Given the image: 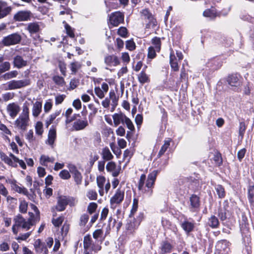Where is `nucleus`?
Masks as SVG:
<instances>
[{
    "label": "nucleus",
    "instance_id": "1",
    "mask_svg": "<svg viewBox=\"0 0 254 254\" xmlns=\"http://www.w3.org/2000/svg\"><path fill=\"white\" fill-rule=\"evenodd\" d=\"M159 172V170L153 171L148 174L146 180L145 175L142 174L138 182V190L148 196H151L153 192V189L157 176Z\"/></svg>",
    "mask_w": 254,
    "mask_h": 254
},
{
    "label": "nucleus",
    "instance_id": "2",
    "mask_svg": "<svg viewBox=\"0 0 254 254\" xmlns=\"http://www.w3.org/2000/svg\"><path fill=\"white\" fill-rule=\"evenodd\" d=\"M13 221L14 224H13L12 230L14 234L17 235L18 233V228L21 227L22 228L25 229V230H28L30 229L32 226L35 225L36 223L33 221L32 217H29L26 221L21 215L18 214L16 216Z\"/></svg>",
    "mask_w": 254,
    "mask_h": 254
},
{
    "label": "nucleus",
    "instance_id": "3",
    "mask_svg": "<svg viewBox=\"0 0 254 254\" xmlns=\"http://www.w3.org/2000/svg\"><path fill=\"white\" fill-rule=\"evenodd\" d=\"M75 202V200L72 197L60 196L58 197L56 209L58 211H63L65 210L67 205L73 206Z\"/></svg>",
    "mask_w": 254,
    "mask_h": 254
},
{
    "label": "nucleus",
    "instance_id": "4",
    "mask_svg": "<svg viewBox=\"0 0 254 254\" xmlns=\"http://www.w3.org/2000/svg\"><path fill=\"white\" fill-rule=\"evenodd\" d=\"M125 191L120 189H117L115 193L110 198V208L113 210L120 206L124 198Z\"/></svg>",
    "mask_w": 254,
    "mask_h": 254
},
{
    "label": "nucleus",
    "instance_id": "5",
    "mask_svg": "<svg viewBox=\"0 0 254 254\" xmlns=\"http://www.w3.org/2000/svg\"><path fill=\"white\" fill-rule=\"evenodd\" d=\"M30 84V80L25 79L21 80H12L8 82L6 84L7 89L15 90L25 87Z\"/></svg>",
    "mask_w": 254,
    "mask_h": 254
},
{
    "label": "nucleus",
    "instance_id": "6",
    "mask_svg": "<svg viewBox=\"0 0 254 254\" xmlns=\"http://www.w3.org/2000/svg\"><path fill=\"white\" fill-rule=\"evenodd\" d=\"M21 40V36L17 33H13L4 37L2 43L5 46H9L19 43Z\"/></svg>",
    "mask_w": 254,
    "mask_h": 254
},
{
    "label": "nucleus",
    "instance_id": "7",
    "mask_svg": "<svg viewBox=\"0 0 254 254\" xmlns=\"http://www.w3.org/2000/svg\"><path fill=\"white\" fill-rule=\"evenodd\" d=\"M139 224L140 221L136 220L131 215H129L126 225L127 232L128 234H133L137 229Z\"/></svg>",
    "mask_w": 254,
    "mask_h": 254
},
{
    "label": "nucleus",
    "instance_id": "8",
    "mask_svg": "<svg viewBox=\"0 0 254 254\" xmlns=\"http://www.w3.org/2000/svg\"><path fill=\"white\" fill-rule=\"evenodd\" d=\"M124 19V14L120 11H116L111 14L109 17L110 25L112 26H118L120 23L123 22Z\"/></svg>",
    "mask_w": 254,
    "mask_h": 254
},
{
    "label": "nucleus",
    "instance_id": "9",
    "mask_svg": "<svg viewBox=\"0 0 254 254\" xmlns=\"http://www.w3.org/2000/svg\"><path fill=\"white\" fill-rule=\"evenodd\" d=\"M229 243L225 240L218 241L216 245L215 254H229L230 251Z\"/></svg>",
    "mask_w": 254,
    "mask_h": 254
},
{
    "label": "nucleus",
    "instance_id": "10",
    "mask_svg": "<svg viewBox=\"0 0 254 254\" xmlns=\"http://www.w3.org/2000/svg\"><path fill=\"white\" fill-rule=\"evenodd\" d=\"M29 118L19 115L18 118L14 122L15 127L24 131L29 125Z\"/></svg>",
    "mask_w": 254,
    "mask_h": 254
},
{
    "label": "nucleus",
    "instance_id": "11",
    "mask_svg": "<svg viewBox=\"0 0 254 254\" xmlns=\"http://www.w3.org/2000/svg\"><path fill=\"white\" fill-rule=\"evenodd\" d=\"M32 13L30 10H20L17 12L13 16L16 21H26L30 19Z\"/></svg>",
    "mask_w": 254,
    "mask_h": 254
},
{
    "label": "nucleus",
    "instance_id": "12",
    "mask_svg": "<svg viewBox=\"0 0 254 254\" xmlns=\"http://www.w3.org/2000/svg\"><path fill=\"white\" fill-rule=\"evenodd\" d=\"M67 167L69 169V172L72 174L74 180L76 185H80L82 181V176L81 174L78 170H77L74 165L72 164H69Z\"/></svg>",
    "mask_w": 254,
    "mask_h": 254
},
{
    "label": "nucleus",
    "instance_id": "13",
    "mask_svg": "<svg viewBox=\"0 0 254 254\" xmlns=\"http://www.w3.org/2000/svg\"><path fill=\"white\" fill-rule=\"evenodd\" d=\"M12 7L9 6L6 1L0 0V19L9 15L12 11Z\"/></svg>",
    "mask_w": 254,
    "mask_h": 254
},
{
    "label": "nucleus",
    "instance_id": "14",
    "mask_svg": "<svg viewBox=\"0 0 254 254\" xmlns=\"http://www.w3.org/2000/svg\"><path fill=\"white\" fill-rule=\"evenodd\" d=\"M20 110V107L15 103H10L6 107V111L12 119H14L17 115Z\"/></svg>",
    "mask_w": 254,
    "mask_h": 254
},
{
    "label": "nucleus",
    "instance_id": "15",
    "mask_svg": "<svg viewBox=\"0 0 254 254\" xmlns=\"http://www.w3.org/2000/svg\"><path fill=\"white\" fill-rule=\"evenodd\" d=\"M242 79L240 74H232L228 77L227 81L231 86L237 87L241 85Z\"/></svg>",
    "mask_w": 254,
    "mask_h": 254
},
{
    "label": "nucleus",
    "instance_id": "16",
    "mask_svg": "<svg viewBox=\"0 0 254 254\" xmlns=\"http://www.w3.org/2000/svg\"><path fill=\"white\" fill-rule=\"evenodd\" d=\"M88 126V122L86 118L84 120L78 119L73 122L72 129L75 131L81 130L85 129Z\"/></svg>",
    "mask_w": 254,
    "mask_h": 254
},
{
    "label": "nucleus",
    "instance_id": "17",
    "mask_svg": "<svg viewBox=\"0 0 254 254\" xmlns=\"http://www.w3.org/2000/svg\"><path fill=\"white\" fill-rule=\"evenodd\" d=\"M190 209L192 212L197 211L200 206L199 198L195 194L192 195L190 198Z\"/></svg>",
    "mask_w": 254,
    "mask_h": 254
},
{
    "label": "nucleus",
    "instance_id": "18",
    "mask_svg": "<svg viewBox=\"0 0 254 254\" xmlns=\"http://www.w3.org/2000/svg\"><path fill=\"white\" fill-rule=\"evenodd\" d=\"M106 170L109 172H112V175L114 177L118 176L121 170L120 166H117L116 163L114 162H109L106 165Z\"/></svg>",
    "mask_w": 254,
    "mask_h": 254
},
{
    "label": "nucleus",
    "instance_id": "19",
    "mask_svg": "<svg viewBox=\"0 0 254 254\" xmlns=\"http://www.w3.org/2000/svg\"><path fill=\"white\" fill-rule=\"evenodd\" d=\"M105 63L110 66H115L120 63L119 58L115 55H108L105 57Z\"/></svg>",
    "mask_w": 254,
    "mask_h": 254
},
{
    "label": "nucleus",
    "instance_id": "20",
    "mask_svg": "<svg viewBox=\"0 0 254 254\" xmlns=\"http://www.w3.org/2000/svg\"><path fill=\"white\" fill-rule=\"evenodd\" d=\"M178 59L176 58L174 51L171 49L170 54V64L172 70L177 71L179 69Z\"/></svg>",
    "mask_w": 254,
    "mask_h": 254
},
{
    "label": "nucleus",
    "instance_id": "21",
    "mask_svg": "<svg viewBox=\"0 0 254 254\" xmlns=\"http://www.w3.org/2000/svg\"><path fill=\"white\" fill-rule=\"evenodd\" d=\"M13 64L14 67L20 69L26 66L27 65V62L21 56L17 55L13 58Z\"/></svg>",
    "mask_w": 254,
    "mask_h": 254
},
{
    "label": "nucleus",
    "instance_id": "22",
    "mask_svg": "<svg viewBox=\"0 0 254 254\" xmlns=\"http://www.w3.org/2000/svg\"><path fill=\"white\" fill-rule=\"evenodd\" d=\"M114 126L117 127L120 124H124L127 116L123 113H115L112 116Z\"/></svg>",
    "mask_w": 254,
    "mask_h": 254
},
{
    "label": "nucleus",
    "instance_id": "23",
    "mask_svg": "<svg viewBox=\"0 0 254 254\" xmlns=\"http://www.w3.org/2000/svg\"><path fill=\"white\" fill-rule=\"evenodd\" d=\"M42 103L37 101L33 104L32 109V115L34 117H38L42 112Z\"/></svg>",
    "mask_w": 254,
    "mask_h": 254
},
{
    "label": "nucleus",
    "instance_id": "24",
    "mask_svg": "<svg viewBox=\"0 0 254 254\" xmlns=\"http://www.w3.org/2000/svg\"><path fill=\"white\" fill-rule=\"evenodd\" d=\"M34 247L37 253L47 254L48 250L45 244L41 242L40 239L36 240L34 243Z\"/></svg>",
    "mask_w": 254,
    "mask_h": 254
},
{
    "label": "nucleus",
    "instance_id": "25",
    "mask_svg": "<svg viewBox=\"0 0 254 254\" xmlns=\"http://www.w3.org/2000/svg\"><path fill=\"white\" fill-rule=\"evenodd\" d=\"M26 29L28 31L31 35L37 34L40 31V25L38 22H34L29 23Z\"/></svg>",
    "mask_w": 254,
    "mask_h": 254
},
{
    "label": "nucleus",
    "instance_id": "26",
    "mask_svg": "<svg viewBox=\"0 0 254 254\" xmlns=\"http://www.w3.org/2000/svg\"><path fill=\"white\" fill-rule=\"evenodd\" d=\"M0 157L1 160L9 166L15 168L17 167V165L16 164V162H15L14 160H13L12 157H11L10 156L9 157L7 156L4 153L0 152Z\"/></svg>",
    "mask_w": 254,
    "mask_h": 254
},
{
    "label": "nucleus",
    "instance_id": "27",
    "mask_svg": "<svg viewBox=\"0 0 254 254\" xmlns=\"http://www.w3.org/2000/svg\"><path fill=\"white\" fill-rule=\"evenodd\" d=\"M10 183L12 185L13 189L15 191L19 193L23 194L28 196H29V193L27 190L24 187H20L17 185L16 181L15 180L11 181Z\"/></svg>",
    "mask_w": 254,
    "mask_h": 254
},
{
    "label": "nucleus",
    "instance_id": "28",
    "mask_svg": "<svg viewBox=\"0 0 254 254\" xmlns=\"http://www.w3.org/2000/svg\"><path fill=\"white\" fill-rule=\"evenodd\" d=\"M160 252L159 254H166L171 252L173 249L172 245L167 241H163L160 247Z\"/></svg>",
    "mask_w": 254,
    "mask_h": 254
},
{
    "label": "nucleus",
    "instance_id": "29",
    "mask_svg": "<svg viewBox=\"0 0 254 254\" xmlns=\"http://www.w3.org/2000/svg\"><path fill=\"white\" fill-rule=\"evenodd\" d=\"M56 129L55 127L53 126L49 131L47 143L53 146L56 139Z\"/></svg>",
    "mask_w": 254,
    "mask_h": 254
},
{
    "label": "nucleus",
    "instance_id": "30",
    "mask_svg": "<svg viewBox=\"0 0 254 254\" xmlns=\"http://www.w3.org/2000/svg\"><path fill=\"white\" fill-rule=\"evenodd\" d=\"M106 183V178L103 176H98L97 178V184L99 188V193L101 196L104 194V186Z\"/></svg>",
    "mask_w": 254,
    "mask_h": 254
},
{
    "label": "nucleus",
    "instance_id": "31",
    "mask_svg": "<svg viewBox=\"0 0 254 254\" xmlns=\"http://www.w3.org/2000/svg\"><path fill=\"white\" fill-rule=\"evenodd\" d=\"M181 227L187 233L189 234L193 230L194 224L193 223L185 220L182 222Z\"/></svg>",
    "mask_w": 254,
    "mask_h": 254
},
{
    "label": "nucleus",
    "instance_id": "32",
    "mask_svg": "<svg viewBox=\"0 0 254 254\" xmlns=\"http://www.w3.org/2000/svg\"><path fill=\"white\" fill-rule=\"evenodd\" d=\"M137 78L139 82L142 85L150 82L149 76L144 70H142L137 74Z\"/></svg>",
    "mask_w": 254,
    "mask_h": 254
},
{
    "label": "nucleus",
    "instance_id": "33",
    "mask_svg": "<svg viewBox=\"0 0 254 254\" xmlns=\"http://www.w3.org/2000/svg\"><path fill=\"white\" fill-rule=\"evenodd\" d=\"M31 208L34 210L35 212V215L32 212H29V217H32L33 219V221L36 223L37 222H39L40 220V212L37 207L36 206L33 204H31L30 205Z\"/></svg>",
    "mask_w": 254,
    "mask_h": 254
},
{
    "label": "nucleus",
    "instance_id": "34",
    "mask_svg": "<svg viewBox=\"0 0 254 254\" xmlns=\"http://www.w3.org/2000/svg\"><path fill=\"white\" fill-rule=\"evenodd\" d=\"M101 155L103 159L105 161L111 160L114 157L110 149L107 147L102 149Z\"/></svg>",
    "mask_w": 254,
    "mask_h": 254
},
{
    "label": "nucleus",
    "instance_id": "35",
    "mask_svg": "<svg viewBox=\"0 0 254 254\" xmlns=\"http://www.w3.org/2000/svg\"><path fill=\"white\" fill-rule=\"evenodd\" d=\"M54 161V157H50L46 155H42L40 158V163L43 166H47L48 163H53Z\"/></svg>",
    "mask_w": 254,
    "mask_h": 254
},
{
    "label": "nucleus",
    "instance_id": "36",
    "mask_svg": "<svg viewBox=\"0 0 254 254\" xmlns=\"http://www.w3.org/2000/svg\"><path fill=\"white\" fill-rule=\"evenodd\" d=\"M209 226L212 228H216L218 227L219 223L218 218L214 215H212L207 222Z\"/></svg>",
    "mask_w": 254,
    "mask_h": 254
},
{
    "label": "nucleus",
    "instance_id": "37",
    "mask_svg": "<svg viewBox=\"0 0 254 254\" xmlns=\"http://www.w3.org/2000/svg\"><path fill=\"white\" fill-rule=\"evenodd\" d=\"M70 69L71 71V74H75L78 70L81 67V64L78 62H73L70 64Z\"/></svg>",
    "mask_w": 254,
    "mask_h": 254
},
{
    "label": "nucleus",
    "instance_id": "38",
    "mask_svg": "<svg viewBox=\"0 0 254 254\" xmlns=\"http://www.w3.org/2000/svg\"><path fill=\"white\" fill-rule=\"evenodd\" d=\"M171 141V138H168L167 140L164 141V143L162 146L161 149L160 150L158 155L160 157L163 155L164 153L166 152L170 144V142Z\"/></svg>",
    "mask_w": 254,
    "mask_h": 254
},
{
    "label": "nucleus",
    "instance_id": "39",
    "mask_svg": "<svg viewBox=\"0 0 254 254\" xmlns=\"http://www.w3.org/2000/svg\"><path fill=\"white\" fill-rule=\"evenodd\" d=\"M152 44L157 52H159L161 49V42L160 38L155 37L152 39Z\"/></svg>",
    "mask_w": 254,
    "mask_h": 254
},
{
    "label": "nucleus",
    "instance_id": "40",
    "mask_svg": "<svg viewBox=\"0 0 254 254\" xmlns=\"http://www.w3.org/2000/svg\"><path fill=\"white\" fill-rule=\"evenodd\" d=\"M92 245V240L90 235H86L84 238L83 246L85 250H87Z\"/></svg>",
    "mask_w": 254,
    "mask_h": 254
},
{
    "label": "nucleus",
    "instance_id": "41",
    "mask_svg": "<svg viewBox=\"0 0 254 254\" xmlns=\"http://www.w3.org/2000/svg\"><path fill=\"white\" fill-rule=\"evenodd\" d=\"M18 74V72L17 70H12L3 74V78L5 80H9L16 77Z\"/></svg>",
    "mask_w": 254,
    "mask_h": 254
},
{
    "label": "nucleus",
    "instance_id": "42",
    "mask_svg": "<svg viewBox=\"0 0 254 254\" xmlns=\"http://www.w3.org/2000/svg\"><path fill=\"white\" fill-rule=\"evenodd\" d=\"M248 199L250 203L254 204V186H250L248 188Z\"/></svg>",
    "mask_w": 254,
    "mask_h": 254
},
{
    "label": "nucleus",
    "instance_id": "43",
    "mask_svg": "<svg viewBox=\"0 0 254 254\" xmlns=\"http://www.w3.org/2000/svg\"><path fill=\"white\" fill-rule=\"evenodd\" d=\"M10 68V64L8 62H5L0 64V73L8 71Z\"/></svg>",
    "mask_w": 254,
    "mask_h": 254
},
{
    "label": "nucleus",
    "instance_id": "44",
    "mask_svg": "<svg viewBox=\"0 0 254 254\" xmlns=\"http://www.w3.org/2000/svg\"><path fill=\"white\" fill-rule=\"evenodd\" d=\"M10 156L11 157H12L13 160H14L15 162H16V164L17 165V163H18L20 166L23 169H25L26 168V165L25 162L23 160L19 159L18 158H17L15 155H14L12 153H10Z\"/></svg>",
    "mask_w": 254,
    "mask_h": 254
},
{
    "label": "nucleus",
    "instance_id": "45",
    "mask_svg": "<svg viewBox=\"0 0 254 254\" xmlns=\"http://www.w3.org/2000/svg\"><path fill=\"white\" fill-rule=\"evenodd\" d=\"M203 16L207 17H209L211 19H213L216 16V12L213 10L209 9H206L203 12Z\"/></svg>",
    "mask_w": 254,
    "mask_h": 254
},
{
    "label": "nucleus",
    "instance_id": "46",
    "mask_svg": "<svg viewBox=\"0 0 254 254\" xmlns=\"http://www.w3.org/2000/svg\"><path fill=\"white\" fill-rule=\"evenodd\" d=\"M28 208V203L25 200H21L19 206V211L23 213L27 212Z\"/></svg>",
    "mask_w": 254,
    "mask_h": 254
},
{
    "label": "nucleus",
    "instance_id": "47",
    "mask_svg": "<svg viewBox=\"0 0 254 254\" xmlns=\"http://www.w3.org/2000/svg\"><path fill=\"white\" fill-rule=\"evenodd\" d=\"M217 194L219 198H223L225 195V190L223 187L221 185H217L215 188Z\"/></svg>",
    "mask_w": 254,
    "mask_h": 254
},
{
    "label": "nucleus",
    "instance_id": "48",
    "mask_svg": "<svg viewBox=\"0 0 254 254\" xmlns=\"http://www.w3.org/2000/svg\"><path fill=\"white\" fill-rule=\"evenodd\" d=\"M157 25L156 20L152 17L148 20V22L146 25V28H154Z\"/></svg>",
    "mask_w": 254,
    "mask_h": 254
},
{
    "label": "nucleus",
    "instance_id": "49",
    "mask_svg": "<svg viewBox=\"0 0 254 254\" xmlns=\"http://www.w3.org/2000/svg\"><path fill=\"white\" fill-rule=\"evenodd\" d=\"M86 196L90 200H96L97 198V193L95 190H89Z\"/></svg>",
    "mask_w": 254,
    "mask_h": 254
},
{
    "label": "nucleus",
    "instance_id": "50",
    "mask_svg": "<svg viewBox=\"0 0 254 254\" xmlns=\"http://www.w3.org/2000/svg\"><path fill=\"white\" fill-rule=\"evenodd\" d=\"M141 16L144 19H150V18L153 17V15L147 9H143L141 11Z\"/></svg>",
    "mask_w": 254,
    "mask_h": 254
},
{
    "label": "nucleus",
    "instance_id": "51",
    "mask_svg": "<svg viewBox=\"0 0 254 254\" xmlns=\"http://www.w3.org/2000/svg\"><path fill=\"white\" fill-rule=\"evenodd\" d=\"M35 130H36V133L41 135L42 134L43 132V124L41 122H38L35 126Z\"/></svg>",
    "mask_w": 254,
    "mask_h": 254
},
{
    "label": "nucleus",
    "instance_id": "52",
    "mask_svg": "<svg viewBox=\"0 0 254 254\" xmlns=\"http://www.w3.org/2000/svg\"><path fill=\"white\" fill-rule=\"evenodd\" d=\"M64 220L63 216H60L57 218H53L52 223L55 227H59L61 225Z\"/></svg>",
    "mask_w": 254,
    "mask_h": 254
},
{
    "label": "nucleus",
    "instance_id": "53",
    "mask_svg": "<svg viewBox=\"0 0 254 254\" xmlns=\"http://www.w3.org/2000/svg\"><path fill=\"white\" fill-rule=\"evenodd\" d=\"M53 107V104L51 102V100L49 99L46 101L44 105V112L47 113L50 112Z\"/></svg>",
    "mask_w": 254,
    "mask_h": 254
},
{
    "label": "nucleus",
    "instance_id": "54",
    "mask_svg": "<svg viewBox=\"0 0 254 254\" xmlns=\"http://www.w3.org/2000/svg\"><path fill=\"white\" fill-rule=\"evenodd\" d=\"M31 231L28 232L27 233L20 234L18 237H16L15 239L20 242V241H25L26 240L29 236L31 234Z\"/></svg>",
    "mask_w": 254,
    "mask_h": 254
},
{
    "label": "nucleus",
    "instance_id": "55",
    "mask_svg": "<svg viewBox=\"0 0 254 254\" xmlns=\"http://www.w3.org/2000/svg\"><path fill=\"white\" fill-rule=\"evenodd\" d=\"M66 96L64 94H59L57 95L55 97V105H58L59 104H61L63 103V102L64 101V99L65 98Z\"/></svg>",
    "mask_w": 254,
    "mask_h": 254
},
{
    "label": "nucleus",
    "instance_id": "56",
    "mask_svg": "<svg viewBox=\"0 0 254 254\" xmlns=\"http://www.w3.org/2000/svg\"><path fill=\"white\" fill-rule=\"evenodd\" d=\"M89 219V216L87 214L82 215L80 218L79 225L81 226H84Z\"/></svg>",
    "mask_w": 254,
    "mask_h": 254
},
{
    "label": "nucleus",
    "instance_id": "57",
    "mask_svg": "<svg viewBox=\"0 0 254 254\" xmlns=\"http://www.w3.org/2000/svg\"><path fill=\"white\" fill-rule=\"evenodd\" d=\"M59 176L63 179L67 180L70 178L69 172L66 170H63L60 172Z\"/></svg>",
    "mask_w": 254,
    "mask_h": 254
},
{
    "label": "nucleus",
    "instance_id": "58",
    "mask_svg": "<svg viewBox=\"0 0 254 254\" xmlns=\"http://www.w3.org/2000/svg\"><path fill=\"white\" fill-rule=\"evenodd\" d=\"M23 117L29 118V109L28 106L24 104L22 107V113L20 115Z\"/></svg>",
    "mask_w": 254,
    "mask_h": 254
},
{
    "label": "nucleus",
    "instance_id": "59",
    "mask_svg": "<svg viewBox=\"0 0 254 254\" xmlns=\"http://www.w3.org/2000/svg\"><path fill=\"white\" fill-rule=\"evenodd\" d=\"M137 208L138 199L137 198H134L133 200L132 209L131 210L130 213L129 215H131V216H133L134 213L137 211Z\"/></svg>",
    "mask_w": 254,
    "mask_h": 254
},
{
    "label": "nucleus",
    "instance_id": "60",
    "mask_svg": "<svg viewBox=\"0 0 254 254\" xmlns=\"http://www.w3.org/2000/svg\"><path fill=\"white\" fill-rule=\"evenodd\" d=\"M97 208V204L95 202H91L89 204L87 210L88 212L91 214L94 213Z\"/></svg>",
    "mask_w": 254,
    "mask_h": 254
},
{
    "label": "nucleus",
    "instance_id": "61",
    "mask_svg": "<svg viewBox=\"0 0 254 254\" xmlns=\"http://www.w3.org/2000/svg\"><path fill=\"white\" fill-rule=\"evenodd\" d=\"M148 57L150 59H153L156 57V52H157L154 47H150L148 50Z\"/></svg>",
    "mask_w": 254,
    "mask_h": 254
},
{
    "label": "nucleus",
    "instance_id": "62",
    "mask_svg": "<svg viewBox=\"0 0 254 254\" xmlns=\"http://www.w3.org/2000/svg\"><path fill=\"white\" fill-rule=\"evenodd\" d=\"M226 210L225 209L220 208L218 211V216L221 221H224L227 218Z\"/></svg>",
    "mask_w": 254,
    "mask_h": 254
},
{
    "label": "nucleus",
    "instance_id": "63",
    "mask_svg": "<svg viewBox=\"0 0 254 254\" xmlns=\"http://www.w3.org/2000/svg\"><path fill=\"white\" fill-rule=\"evenodd\" d=\"M95 93L96 95L100 99L103 98L105 96L104 91L99 87H96L95 88Z\"/></svg>",
    "mask_w": 254,
    "mask_h": 254
},
{
    "label": "nucleus",
    "instance_id": "64",
    "mask_svg": "<svg viewBox=\"0 0 254 254\" xmlns=\"http://www.w3.org/2000/svg\"><path fill=\"white\" fill-rule=\"evenodd\" d=\"M56 118L52 114H51L46 120L45 125L46 127H48L51 124H53Z\"/></svg>",
    "mask_w": 254,
    "mask_h": 254
}]
</instances>
